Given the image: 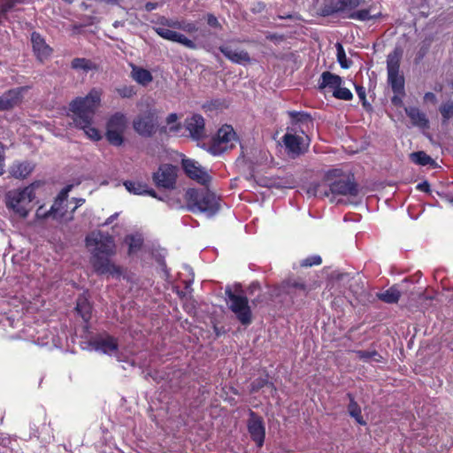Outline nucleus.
Here are the masks:
<instances>
[{"label": "nucleus", "instance_id": "obj_56", "mask_svg": "<svg viewBox=\"0 0 453 453\" xmlns=\"http://www.w3.org/2000/svg\"><path fill=\"white\" fill-rule=\"evenodd\" d=\"M425 101H429L431 103L436 102V96L433 92H426L424 96Z\"/></svg>", "mask_w": 453, "mask_h": 453}, {"label": "nucleus", "instance_id": "obj_64", "mask_svg": "<svg viewBox=\"0 0 453 453\" xmlns=\"http://www.w3.org/2000/svg\"><path fill=\"white\" fill-rule=\"evenodd\" d=\"M239 289H240V292H242V289L241 286H238V288H236V289H235L236 292H238Z\"/></svg>", "mask_w": 453, "mask_h": 453}, {"label": "nucleus", "instance_id": "obj_23", "mask_svg": "<svg viewBox=\"0 0 453 453\" xmlns=\"http://www.w3.org/2000/svg\"><path fill=\"white\" fill-rule=\"evenodd\" d=\"M342 83L341 76L334 74L329 71H325L321 73L319 81V89L322 90L326 88L332 91L336 89Z\"/></svg>", "mask_w": 453, "mask_h": 453}, {"label": "nucleus", "instance_id": "obj_33", "mask_svg": "<svg viewBox=\"0 0 453 453\" xmlns=\"http://www.w3.org/2000/svg\"><path fill=\"white\" fill-rule=\"evenodd\" d=\"M65 197L58 196L51 205L49 212L56 219H63L65 211H64Z\"/></svg>", "mask_w": 453, "mask_h": 453}, {"label": "nucleus", "instance_id": "obj_49", "mask_svg": "<svg viewBox=\"0 0 453 453\" xmlns=\"http://www.w3.org/2000/svg\"><path fill=\"white\" fill-rule=\"evenodd\" d=\"M265 38L271 42H273L275 43H280V42H283L284 39H285V36L283 35H279V34H271V33H268L266 35H265Z\"/></svg>", "mask_w": 453, "mask_h": 453}, {"label": "nucleus", "instance_id": "obj_27", "mask_svg": "<svg viewBox=\"0 0 453 453\" xmlns=\"http://www.w3.org/2000/svg\"><path fill=\"white\" fill-rule=\"evenodd\" d=\"M75 311L81 317L84 322L88 323L90 320L92 315V305L84 296H80L77 298Z\"/></svg>", "mask_w": 453, "mask_h": 453}, {"label": "nucleus", "instance_id": "obj_54", "mask_svg": "<svg viewBox=\"0 0 453 453\" xmlns=\"http://www.w3.org/2000/svg\"><path fill=\"white\" fill-rule=\"evenodd\" d=\"M265 301V295H262V294H259L257 295V296L256 298H254L252 301H251V303L254 305V306H257L262 303H264Z\"/></svg>", "mask_w": 453, "mask_h": 453}, {"label": "nucleus", "instance_id": "obj_28", "mask_svg": "<svg viewBox=\"0 0 453 453\" xmlns=\"http://www.w3.org/2000/svg\"><path fill=\"white\" fill-rule=\"evenodd\" d=\"M347 397L349 401L348 404V412L350 417L355 418L357 424L365 426L366 422L362 416V411L352 393H347Z\"/></svg>", "mask_w": 453, "mask_h": 453}, {"label": "nucleus", "instance_id": "obj_42", "mask_svg": "<svg viewBox=\"0 0 453 453\" xmlns=\"http://www.w3.org/2000/svg\"><path fill=\"white\" fill-rule=\"evenodd\" d=\"M308 193L314 196H328L329 192L319 183H311L308 188Z\"/></svg>", "mask_w": 453, "mask_h": 453}, {"label": "nucleus", "instance_id": "obj_8", "mask_svg": "<svg viewBox=\"0 0 453 453\" xmlns=\"http://www.w3.org/2000/svg\"><path fill=\"white\" fill-rule=\"evenodd\" d=\"M237 142L238 137L233 127L223 125L211 139L207 150L214 156L220 155L227 150L234 149Z\"/></svg>", "mask_w": 453, "mask_h": 453}, {"label": "nucleus", "instance_id": "obj_11", "mask_svg": "<svg viewBox=\"0 0 453 453\" xmlns=\"http://www.w3.org/2000/svg\"><path fill=\"white\" fill-rule=\"evenodd\" d=\"M177 167L170 164H163L153 173L152 180L158 188L173 189L176 186Z\"/></svg>", "mask_w": 453, "mask_h": 453}, {"label": "nucleus", "instance_id": "obj_41", "mask_svg": "<svg viewBox=\"0 0 453 453\" xmlns=\"http://www.w3.org/2000/svg\"><path fill=\"white\" fill-rule=\"evenodd\" d=\"M116 92L122 98H131L136 94V90L134 86L123 85L116 88Z\"/></svg>", "mask_w": 453, "mask_h": 453}, {"label": "nucleus", "instance_id": "obj_38", "mask_svg": "<svg viewBox=\"0 0 453 453\" xmlns=\"http://www.w3.org/2000/svg\"><path fill=\"white\" fill-rule=\"evenodd\" d=\"M439 111L441 115L442 124H447L449 119L453 117V101L442 103L439 107Z\"/></svg>", "mask_w": 453, "mask_h": 453}, {"label": "nucleus", "instance_id": "obj_46", "mask_svg": "<svg viewBox=\"0 0 453 453\" xmlns=\"http://www.w3.org/2000/svg\"><path fill=\"white\" fill-rule=\"evenodd\" d=\"M355 88H356V92H357L360 101L362 102L363 106L365 109L370 107V104L366 101L365 88L363 86H359V85H356Z\"/></svg>", "mask_w": 453, "mask_h": 453}, {"label": "nucleus", "instance_id": "obj_16", "mask_svg": "<svg viewBox=\"0 0 453 453\" xmlns=\"http://www.w3.org/2000/svg\"><path fill=\"white\" fill-rule=\"evenodd\" d=\"M181 165L188 178L196 180L202 185H206L211 181L210 175L201 166L197 165L194 160L184 158L181 161Z\"/></svg>", "mask_w": 453, "mask_h": 453}, {"label": "nucleus", "instance_id": "obj_25", "mask_svg": "<svg viewBox=\"0 0 453 453\" xmlns=\"http://www.w3.org/2000/svg\"><path fill=\"white\" fill-rule=\"evenodd\" d=\"M123 184L127 190L134 195H148L151 197L157 198V192L150 188L146 183L126 180Z\"/></svg>", "mask_w": 453, "mask_h": 453}, {"label": "nucleus", "instance_id": "obj_5", "mask_svg": "<svg viewBox=\"0 0 453 453\" xmlns=\"http://www.w3.org/2000/svg\"><path fill=\"white\" fill-rule=\"evenodd\" d=\"M185 200L191 211L204 212L208 216L215 215L220 208L219 198L208 189L188 188Z\"/></svg>", "mask_w": 453, "mask_h": 453}, {"label": "nucleus", "instance_id": "obj_12", "mask_svg": "<svg viewBox=\"0 0 453 453\" xmlns=\"http://www.w3.org/2000/svg\"><path fill=\"white\" fill-rule=\"evenodd\" d=\"M87 247L94 246L92 253H97L104 256H113L115 254V244L111 236L103 235L100 233H92L86 237Z\"/></svg>", "mask_w": 453, "mask_h": 453}, {"label": "nucleus", "instance_id": "obj_7", "mask_svg": "<svg viewBox=\"0 0 453 453\" xmlns=\"http://www.w3.org/2000/svg\"><path fill=\"white\" fill-rule=\"evenodd\" d=\"M225 295L229 301L228 308L235 315L238 321L243 326L250 325L253 315L248 297L233 292L229 286L226 288Z\"/></svg>", "mask_w": 453, "mask_h": 453}, {"label": "nucleus", "instance_id": "obj_3", "mask_svg": "<svg viewBox=\"0 0 453 453\" xmlns=\"http://www.w3.org/2000/svg\"><path fill=\"white\" fill-rule=\"evenodd\" d=\"M324 180L328 186L329 195L357 196L359 193L358 184L355 180L353 173H346L342 169L328 170L324 176Z\"/></svg>", "mask_w": 453, "mask_h": 453}, {"label": "nucleus", "instance_id": "obj_15", "mask_svg": "<svg viewBox=\"0 0 453 453\" xmlns=\"http://www.w3.org/2000/svg\"><path fill=\"white\" fill-rule=\"evenodd\" d=\"M89 346L96 351L111 355L119 349L118 339L109 334L96 335L89 340Z\"/></svg>", "mask_w": 453, "mask_h": 453}, {"label": "nucleus", "instance_id": "obj_45", "mask_svg": "<svg viewBox=\"0 0 453 453\" xmlns=\"http://www.w3.org/2000/svg\"><path fill=\"white\" fill-rule=\"evenodd\" d=\"M269 384V381L267 378H257L250 383V393H256L258 392L261 388H263L265 386Z\"/></svg>", "mask_w": 453, "mask_h": 453}, {"label": "nucleus", "instance_id": "obj_63", "mask_svg": "<svg viewBox=\"0 0 453 453\" xmlns=\"http://www.w3.org/2000/svg\"><path fill=\"white\" fill-rule=\"evenodd\" d=\"M35 187V183H30V190L33 189ZM29 201L31 202L32 201V194L30 193V198H29Z\"/></svg>", "mask_w": 453, "mask_h": 453}, {"label": "nucleus", "instance_id": "obj_17", "mask_svg": "<svg viewBox=\"0 0 453 453\" xmlns=\"http://www.w3.org/2000/svg\"><path fill=\"white\" fill-rule=\"evenodd\" d=\"M33 52L40 63H44L52 54V48L46 43L45 40L36 32H33L30 36Z\"/></svg>", "mask_w": 453, "mask_h": 453}, {"label": "nucleus", "instance_id": "obj_36", "mask_svg": "<svg viewBox=\"0 0 453 453\" xmlns=\"http://www.w3.org/2000/svg\"><path fill=\"white\" fill-rule=\"evenodd\" d=\"M411 160L418 165H428L434 163L433 158L425 151H416L410 155Z\"/></svg>", "mask_w": 453, "mask_h": 453}, {"label": "nucleus", "instance_id": "obj_10", "mask_svg": "<svg viewBox=\"0 0 453 453\" xmlns=\"http://www.w3.org/2000/svg\"><path fill=\"white\" fill-rule=\"evenodd\" d=\"M6 205L16 216L25 219L28 213V187L8 191Z\"/></svg>", "mask_w": 453, "mask_h": 453}, {"label": "nucleus", "instance_id": "obj_59", "mask_svg": "<svg viewBox=\"0 0 453 453\" xmlns=\"http://www.w3.org/2000/svg\"><path fill=\"white\" fill-rule=\"evenodd\" d=\"M249 289L250 290V292L253 291V290H259L260 289V285L257 282H252L250 285Z\"/></svg>", "mask_w": 453, "mask_h": 453}, {"label": "nucleus", "instance_id": "obj_20", "mask_svg": "<svg viewBox=\"0 0 453 453\" xmlns=\"http://www.w3.org/2000/svg\"><path fill=\"white\" fill-rule=\"evenodd\" d=\"M186 128L192 138L200 140L204 135V119L199 114H194L186 119Z\"/></svg>", "mask_w": 453, "mask_h": 453}, {"label": "nucleus", "instance_id": "obj_62", "mask_svg": "<svg viewBox=\"0 0 453 453\" xmlns=\"http://www.w3.org/2000/svg\"><path fill=\"white\" fill-rule=\"evenodd\" d=\"M58 196H61L62 197H65V201L66 200V196H67V189L62 190Z\"/></svg>", "mask_w": 453, "mask_h": 453}, {"label": "nucleus", "instance_id": "obj_19", "mask_svg": "<svg viewBox=\"0 0 453 453\" xmlns=\"http://www.w3.org/2000/svg\"><path fill=\"white\" fill-rule=\"evenodd\" d=\"M219 50L232 63L246 65L251 61L250 54L244 50H235L227 45H221Z\"/></svg>", "mask_w": 453, "mask_h": 453}, {"label": "nucleus", "instance_id": "obj_44", "mask_svg": "<svg viewBox=\"0 0 453 453\" xmlns=\"http://www.w3.org/2000/svg\"><path fill=\"white\" fill-rule=\"evenodd\" d=\"M322 263V258L319 255H314L303 259L300 262L302 267H311L313 265H319Z\"/></svg>", "mask_w": 453, "mask_h": 453}, {"label": "nucleus", "instance_id": "obj_21", "mask_svg": "<svg viewBox=\"0 0 453 453\" xmlns=\"http://www.w3.org/2000/svg\"><path fill=\"white\" fill-rule=\"evenodd\" d=\"M21 89H11L0 96V111H7L18 105L20 102Z\"/></svg>", "mask_w": 453, "mask_h": 453}, {"label": "nucleus", "instance_id": "obj_50", "mask_svg": "<svg viewBox=\"0 0 453 453\" xmlns=\"http://www.w3.org/2000/svg\"><path fill=\"white\" fill-rule=\"evenodd\" d=\"M4 146L0 142V176L4 173Z\"/></svg>", "mask_w": 453, "mask_h": 453}, {"label": "nucleus", "instance_id": "obj_37", "mask_svg": "<svg viewBox=\"0 0 453 453\" xmlns=\"http://www.w3.org/2000/svg\"><path fill=\"white\" fill-rule=\"evenodd\" d=\"M371 7L369 9H363L358 10L356 12H352L349 14V18L360 20V21H366L372 19H377L379 16H380V13L371 15Z\"/></svg>", "mask_w": 453, "mask_h": 453}, {"label": "nucleus", "instance_id": "obj_24", "mask_svg": "<svg viewBox=\"0 0 453 453\" xmlns=\"http://www.w3.org/2000/svg\"><path fill=\"white\" fill-rule=\"evenodd\" d=\"M283 142L289 152L300 155L305 152L303 148V138L300 135L286 133L283 136Z\"/></svg>", "mask_w": 453, "mask_h": 453}, {"label": "nucleus", "instance_id": "obj_13", "mask_svg": "<svg viewBox=\"0 0 453 453\" xmlns=\"http://www.w3.org/2000/svg\"><path fill=\"white\" fill-rule=\"evenodd\" d=\"M111 256H104L92 253L90 264L97 275H111L119 277L122 274V268L115 265L110 259Z\"/></svg>", "mask_w": 453, "mask_h": 453}, {"label": "nucleus", "instance_id": "obj_39", "mask_svg": "<svg viewBox=\"0 0 453 453\" xmlns=\"http://www.w3.org/2000/svg\"><path fill=\"white\" fill-rule=\"evenodd\" d=\"M336 50L337 61L340 64L341 67L343 69H349L352 65V61L348 60L343 46L338 42L336 44Z\"/></svg>", "mask_w": 453, "mask_h": 453}, {"label": "nucleus", "instance_id": "obj_47", "mask_svg": "<svg viewBox=\"0 0 453 453\" xmlns=\"http://www.w3.org/2000/svg\"><path fill=\"white\" fill-rule=\"evenodd\" d=\"M206 22H207L208 26L211 27L217 28V29L222 28V26L219 23V21L218 20L217 17L212 13H208L206 15Z\"/></svg>", "mask_w": 453, "mask_h": 453}, {"label": "nucleus", "instance_id": "obj_26", "mask_svg": "<svg viewBox=\"0 0 453 453\" xmlns=\"http://www.w3.org/2000/svg\"><path fill=\"white\" fill-rule=\"evenodd\" d=\"M322 12L326 16L346 12V2L345 0H324Z\"/></svg>", "mask_w": 453, "mask_h": 453}, {"label": "nucleus", "instance_id": "obj_29", "mask_svg": "<svg viewBox=\"0 0 453 453\" xmlns=\"http://www.w3.org/2000/svg\"><path fill=\"white\" fill-rule=\"evenodd\" d=\"M132 78L139 84L146 86L150 83L153 80L151 73L142 67L133 66L132 68Z\"/></svg>", "mask_w": 453, "mask_h": 453}, {"label": "nucleus", "instance_id": "obj_35", "mask_svg": "<svg viewBox=\"0 0 453 453\" xmlns=\"http://www.w3.org/2000/svg\"><path fill=\"white\" fill-rule=\"evenodd\" d=\"M125 242L128 245V255L140 250L143 244V239L140 235H127Z\"/></svg>", "mask_w": 453, "mask_h": 453}, {"label": "nucleus", "instance_id": "obj_51", "mask_svg": "<svg viewBox=\"0 0 453 453\" xmlns=\"http://www.w3.org/2000/svg\"><path fill=\"white\" fill-rule=\"evenodd\" d=\"M293 119L296 121H302L304 119H308L309 115L307 113L292 111L289 113Z\"/></svg>", "mask_w": 453, "mask_h": 453}, {"label": "nucleus", "instance_id": "obj_57", "mask_svg": "<svg viewBox=\"0 0 453 453\" xmlns=\"http://www.w3.org/2000/svg\"><path fill=\"white\" fill-rule=\"evenodd\" d=\"M157 6H158L157 3L148 2L145 4L144 8L147 12H152L153 10L157 9Z\"/></svg>", "mask_w": 453, "mask_h": 453}, {"label": "nucleus", "instance_id": "obj_40", "mask_svg": "<svg viewBox=\"0 0 453 453\" xmlns=\"http://www.w3.org/2000/svg\"><path fill=\"white\" fill-rule=\"evenodd\" d=\"M333 96L344 101H349L353 98L351 91L347 88H342V85L333 91Z\"/></svg>", "mask_w": 453, "mask_h": 453}, {"label": "nucleus", "instance_id": "obj_31", "mask_svg": "<svg viewBox=\"0 0 453 453\" xmlns=\"http://www.w3.org/2000/svg\"><path fill=\"white\" fill-rule=\"evenodd\" d=\"M71 67L74 70H83L88 72L90 70H96V65L90 59L85 58H75L71 62Z\"/></svg>", "mask_w": 453, "mask_h": 453}, {"label": "nucleus", "instance_id": "obj_14", "mask_svg": "<svg viewBox=\"0 0 453 453\" xmlns=\"http://www.w3.org/2000/svg\"><path fill=\"white\" fill-rule=\"evenodd\" d=\"M247 429L251 440L257 448H262L265 439V426L263 417L252 410H249V418L247 420Z\"/></svg>", "mask_w": 453, "mask_h": 453}, {"label": "nucleus", "instance_id": "obj_53", "mask_svg": "<svg viewBox=\"0 0 453 453\" xmlns=\"http://www.w3.org/2000/svg\"><path fill=\"white\" fill-rule=\"evenodd\" d=\"M36 217L37 218H41V219H46L48 218L49 216H51L50 213L48 211H46L43 208V206H41L37 209L36 211Z\"/></svg>", "mask_w": 453, "mask_h": 453}, {"label": "nucleus", "instance_id": "obj_58", "mask_svg": "<svg viewBox=\"0 0 453 453\" xmlns=\"http://www.w3.org/2000/svg\"><path fill=\"white\" fill-rule=\"evenodd\" d=\"M177 119H178V116L176 113H170L167 117H166V123L167 125H171L172 123H174L177 121Z\"/></svg>", "mask_w": 453, "mask_h": 453}, {"label": "nucleus", "instance_id": "obj_52", "mask_svg": "<svg viewBox=\"0 0 453 453\" xmlns=\"http://www.w3.org/2000/svg\"><path fill=\"white\" fill-rule=\"evenodd\" d=\"M416 188L419 191L429 193L430 192V184L428 181L425 180L417 185Z\"/></svg>", "mask_w": 453, "mask_h": 453}, {"label": "nucleus", "instance_id": "obj_6", "mask_svg": "<svg viewBox=\"0 0 453 453\" xmlns=\"http://www.w3.org/2000/svg\"><path fill=\"white\" fill-rule=\"evenodd\" d=\"M128 120L121 111L111 114L105 124V138L107 142L115 147L123 145L125 142V132L127 128Z\"/></svg>", "mask_w": 453, "mask_h": 453}, {"label": "nucleus", "instance_id": "obj_18", "mask_svg": "<svg viewBox=\"0 0 453 453\" xmlns=\"http://www.w3.org/2000/svg\"><path fill=\"white\" fill-rule=\"evenodd\" d=\"M283 288L285 293L290 296L293 300L297 297H306L311 290V288L300 279L287 280L283 285Z\"/></svg>", "mask_w": 453, "mask_h": 453}, {"label": "nucleus", "instance_id": "obj_30", "mask_svg": "<svg viewBox=\"0 0 453 453\" xmlns=\"http://www.w3.org/2000/svg\"><path fill=\"white\" fill-rule=\"evenodd\" d=\"M9 173L15 179H26L28 176V164L27 162H15L11 165Z\"/></svg>", "mask_w": 453, "mask_h": 453}, {"label": "nucleus", "instance_id": "obj_32", "mask_svg": "<svg viewBox=\"0 0 453 453\" xmlns=\"http://www.w3.org/2000/svg\"><path fill=\"white\" fill-rule=\"evenodd\" d=\"M378 297L380 300L387 303H396L401 297V293L395 287L393 286L383 293H380Z\"/></svg>", "mask_w": 453, "mask_h": 453}, {"label": "nucleus", "instance_id": "obj_43", "mask_svg": "<svg viewBox=\"0 0 453 453\" xmlns=\"http://www.w3.org/2000/svg\"><path fill=\"white\" fill-rule=\"evenodd\" d=\"M79 129L83 130L86 135L95 142L102 139L101 132L96 127H92V124H88V127H79Z\"/></svg>", "mask_w": 453, "mask_h": 453}, {"label": "nucleus", "instance_id": "obj_4", "mask_svg": "<svg viewBox=\"0 0 453 453\" xmlns=\"http://www.w3.org/2000/svg\"><path fill=\"white\" fill-rule=\"evenodd\" d=\"M401 58L402 51L398 49L389 53L387 58L388 82L394 93L391 103L397 107L403 104V98L405 96V80L403 74L400 73Z\"/></svg>", "mask_w": 453, "mask_h": 453}, {"label": "nucleus", "instance_id": "obj_1", "mask_svg": "<svg viewBox=\"0 0 453 453\" xmlns=\"http://www.w3.org/2000/svg\"><path fill=\"white\" fill-rule=\"evenodd\" d=\"M156 23L158 26L153 27V30L161 38L170 42H178L189 50L197 49V45L193 40L179 32L168 28L180 29L188 34H193L198 30L197 26L194 22L159 16Z\"/></svg>", "mask_w": 453, "mask_h": 453}, {"label": "nucleus", "instance_id": "obj_2", "mask_svg": "<svg viewBox=\"0 0 453 453\" xmlns=\"http://www.w3.org/2000/svg\"><path fill=\"white\" fill-rule=\"evenodd\" d=\"M102 90L92 88L86 96H78L69 104V111L76 128L93 124L96 110L101 103Z\"/></svg>", "mask_w": 453, "mask_h": 453}, {"label": "nucleus", "instance_id": "obj_61", "mask_svg": "<svg viewBox=\"0 0 453 453\" xmlns=\"http://www.w3.org/2000/svg\"><path fill=\"white\" fill-rule=\"evenodd\" d=\"M116 216H117V214L111 215L110 218L107 219L105 224L106 225L111 224L113 221V219L116 218Z\"/></svg>", "mask_w": 453, "mask_h": 453}, {"label": "nucleus", "instance_id": "obj_9", "mask_svg": "<svg viewBox=\"0 0 453 453\" xmlns=\"http://www.w3.org/2000/svg\"><path fill=\"white\" fill-rule=\"evenodd\" d=\"M159 127V118L156 110H148L139 113L133 119V128L140 136L152 137Z\"/></svg>", "mask_w": 453, "mask_h": 453}, {"label": "nucleus", "instance_id": "obj_34", "mask_svg": "<svg viewBox=\"0 0 453 453\" xmlns=\"http://www.w3.org/2000/svg\"><path fill=\"white\" fill-rule=\"evenodd\" d=\"M355 353L364 362H369L372 359L376 363L384 361L383 357L377 350H355Z\"/></svg>", "mask_w": 453, "mask_h": 453}, {"label": "nucleus", "instance_id": "obj_22", "mask_svg": "<svg viewBox=\"0 0 453 453\" xmlns=\"http://www.w3.org/2000/svg\"><path fill=\"white\" fill-rule=\"evenodd\" d=\"M406 115L410 118L413 126L420 128H427L429 126L428 119L423 111L418 107L409 106L404 108Z\"/></svg>", "mask_w": 453, "mask_h": 453}, {"label": "nucleus", "instance_id": "obj_55", "mask_svg": "<svg viewBox=\"0 0 453 453\" xmlns=\"http://www.w3.org/2000/svg\"><path fill=\"white\" fill-rule=\"evenodd\" d=\"M265 9V4L263 2H257L251 9L252 12H260Z\"/></svg>", "mask_w": 453, "mask_h": 453}, {"label": "nucleus", "instance_id": "obj_48", "mask_svg": "<svg viewBox=\"0 0 453 453\" xmlns=\"http://www.w3.org/2000/svg\"><path fill=\"white\" fill-rule=\"evenodd\" d=\"M346 2V12H350L361 4H365V0H345Z\"/></svg>", "mask_w": 453, "mask_h": 453}, {"label": "nucleus", "instance_id": "obj_60", "mask_svg": "<svg viewBox=\"0 0 453 453\" xmlns=\"http://www.w3.org/2000/svg\"><path fill=\"white\" fill-rule=\"evenodd\" d=\"M181 128L180 124H177L175 126L170 127L169 130L170 132H178Z\"/></svg>", "mask_w": 453, "mask_h": 453}]
</instances>
